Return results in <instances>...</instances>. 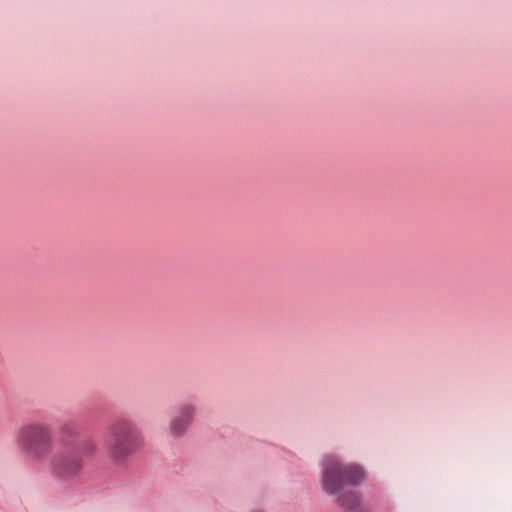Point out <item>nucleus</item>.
Wrapping results in <instances>:
<instances>
[{"label": "nucleus", "instance_id": "39448f33", "mask_svg": "<svg viewBox=\"0 0 512 512\" xmlns=\"http://www.w3.org/2000/svg\"><path fill=\"white\" fill-rule=\"evenodd\" d=\"M82 460L77 455H61L53 462L55 474L62 479H71L79 474Z\"/></svg>", "mask_w": 512, "mask_h": 512}, {"label": "nucleus", "instance_id": "423d86ee", "mask_svg": "<svg viewBox=\"0 0 512 512\" xmlns=\"http://www.w3.org/2000/svg\"><path fill=\"white\" fill-rule=\"evenodd\" d=\"M337 502L345 512H368L367 508L361 504L359 495L355 492L339 495Z\"/></svg>", "mask_w": 512, "mask_h": 512}, {"label": "nucleus", "instance_id": "f03ea898", "mask_svg": "<svg viewBox=\"0 0 512 512\" xmlns=\"http://www.w3.org/2000/svg\"><path fill=\"white\" fill-rule=\"evenodd\" d=\"M105 446L113 461L123 463L142 446L141 433L132 421L119 419L109 427Z\"/></svg>", "mask_w": 512, "mask_h": 512}, {"label": "nucleus", "instance_id": "7ed1b4c3", "mask_svg": "<svg viewBox=\"0 0 512 512\" xmlns=\"http://www.w3.org/2000/svg\"><path fill=\"white\" fill-rule=\"evenodd\" d=\"M365 478V472L357 465H343L334 456H327L323 464L322 485L331 495L339 494L345 484L358 485Z\"/></svg>", "mask_w": 512, "mask_h": 512}, {"label": "nucleus", "instance_id": "f257e3e1", "mask_svg": "<svg viewBox=\"0 0 512 512\" xmlns=\"http://www.w3.org/2000/svg\"><path fill=\"white\" fill-rule=\"evenodd\" d=\"M16 443L24 456L36 462L43 461L53 448L51 427L40 421L27 422L18 429Z\"/></svg>", "mask_w": 512, "mask_h": 512}, {"label": "nucleus", "instance_id": "0eeeda50", "mask_svg": "<svg viewBox=\"0 0 512 512\" xmlns=\"http://www.w3.org/2000/svg\"><path fill=\"white\" fill-rule=\"evenodd\" d=\"M83 453L93 455L97 450V445L93 441H85L83 443Z\"/></svg>", "mask_w": 512, "mask_h": 512}, {"label": "nucleus", "instance_id": "20e7f679", "mask_svg": "<svg viewBox=\"0 0 512 512\" xmlns=\"http://www.w3.org/2000/svg\"><path fill=\"white\" fill-rule=\"evenodd\" d=\"M195 415V407L191 403L182 404L177 414L173 417L169 425V432L173 437H180L185 434L191 425Z\"/></svg>", "mask_w": 512, "mask_h": 512}]
</instances>
